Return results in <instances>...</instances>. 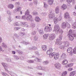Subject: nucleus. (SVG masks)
Listing matches in <instances>:
<instances>
[{
	"instance_id": "obj_1",
	"label": "nucleus",
	"mask_w": 76,
	"mask_h": 76,
	"mask_svg": "<svg viewBox=\"0 0 76 76\" xmlns=\"http://www.w3.org/2000/svg\"><path fill=\"white\" fill-rule=\"evenodd\" d=\"M54 30L55 31L56 34H59L61 35H62L63 32V31L62 30L60 29V27H59V25L58 24L55 25Z\"/></svg>"
},
{
	"instance_id": "obj_2",
	"label": "nucleus",
	"mask_w": 76,
	"mask_h": 76,
	"mask_svg": "<svg viewBox=\"0 0 76 76\" xmlns=\"http://www.w3.org/2000/svg\"><path fill=\"white\" fill-rule=\"evenodd\" d=\"M53 52V49L52 48H50L49 50L47 51V54L48 55H49V57L50 58H53V56L55 55V52Z\"/></svg>"
},
{
	"instance_id": "obj_3",
	"label": "nucleus",
	"mask_w": 76,
	"mask_h": 76,
	"mask_svg": "<svg viewBox=\"0 0 76 76\" xmlns=\"http://www.w3.org/2000/svg\"><path fill=\"white\" fill-rule=\"evenodd\" d=\"M63 43L64 46H61V49H62V50H64L65 47H69V46L70 45V43H69V42L67 41H65L63 42Z\"/></svg>"
},
{
	"instance_id": "obj_4",
	"label": "nucleus",
	"mask_w": 76,
	"mask_h": 76,
	"mask_svg": "<svg viewBox=\"0 0 76 76\" xmlns=\"http://www.w3.org/2000/svg\"><path fill=\"white\" fill-rule=\"evenodd\" d=\"M62 39V36H60L59 37V39H56V45H61L62 44V42H61V40Z\"/></svg>"
},
{
	"instance_id": "obj_5",
	"label": "nucleus",
	"mask_w": 76,
	"mask_h": 76,
	"mask_svg": "<svg viewBox=\"0 0 76 76\" xmlns=\"http://www.w3.org/2000/svg\"><path fill=\"white\" fill-rule=\"evenodd\" d=\"M54 17V13L52 12V9L50 10V14L49 15V19H53Z\"/></svg>"
},
{
	"instance_id": "obj_6",
	"label": "nucleus",
	"mask_w": 76,
	"mask_h": 76,
	"mask_svg": "<svg viewBox=\"0 0 76 76\" xmlns=\"http://www.w3.org/2000/svg\"><path fill=\"white\" fill-rule=\"evenodd\" d=\"M51 29H52V28L50 27L46 26L45 27L44 31L45 32H50V31H51Z\"/></svg>"
},
{
	"instance_id": "obj_7",
	"label": "nucleus",
	"mask_w": 76,
	"mask_h": 76,
	"mask_svg": "<svg viewBox=\"0 0 76 76\" xmlns=\"http://www.w3.org/2000/svg\"><path fill=\"white\" fill-rule=\"evenodd\" d=\"M64 18L66 19H70L71 18L69 17V14L68 12H66L64 14Z\"/></svg>"
},
{
	"instance_id": "obj_8",
	"label": "nucleus",
	"mask_w": 76,
	"mask_h": 76,
	"mask_svg": "<svg viewBox=\"0 0 76 76\" xmlns=\"http://www.w3.org/2000/svg\"><path fill=\"white\" fill-rule=\"evenodd\" d=\"M1 64L3 66V67L5 69V70L6 72H7L8 71L7 70V66H8V65H7V63H4L3 62L1 63Z\"/></svg>"
},
{
	"instance_id": "obj_9",
	"label": "nucleus",
	"mask_w": 76,
	"mask_h": 76,
	"mask_svg": "<svg viewBox=\"0 0 76 76\" xmlns=\"http://www.w3.org/2000/svg\"><path fill=\"white\" fill-rule=\"evenodd\" d=\"M55 38H56V34H53L50 36L49 39L50 40H53Z\"/></svg>"
},
{
	"instance_id": "obj_10",
	"label": "nucleus",
	"mask_w": 76,
	"mask_h": 76,
	"mask_svg": "<svg viewBox=\"0 0 76 76\" xmlns=\"http://www.w3.org/2000/svg\"><path fill=\"white\" fill-rule=\"evenodd\" d=\"M67 52L68 53H69V54H72V48H69L67 49Z\"/></svg>"
},
{
	"instance_id": "obj_11",
	"label": "nucleus",
	"mask_w": 76,
	"mask_h": 76,
	"mask_svg": "<svg viewBox=\"0 0 76 76\" xmlns=\"http://www.w3.org/2000/svg\"><path fill=\"white\" fill-rule=\"evenodd\" d=\"M61 8L62 10H66L67 8V5L65 4H63L61 6Z\"/></svg>"
},
{
	"instance_id": "obj_12",
	"label": "nucleus",
	"mask_w": 76,
	"mask_h": 76,
	"mask_svg": "<svg viewBox=\"0 0 76 76\" xmlns=\"http://www.w3.org/2000/svg\"><path fill=\"white\" fill-rule=\"evenodd\" d=\"M66 27V23L65 22H63L61 24V28L63 29H65Z\"/></svg>"
},
{
	"instance_id": "obj_13",
	"label": "nucleus",
	"mask_w": 76,
	"mask_h": 76,
	"mask_svg": "<svg viewBox=\"0 0 76 76\" xmlns=\"http://www.w3.org/2000/svg\"><path fill=\"white\" fill-rule=\"evenodd\" d=\"M54 58L55 59V60H57V59H58V57H59V53H57L56 54L54 55Z\"/></svg>"
},
{
	"instance_id": "obj_14",
	"label": "nucleus",
	"mask_w": 76,
	"mask_h": 76,
	"mask_svg": "<svg viewBox=\"0 0 76 76\" xmlns=\"http://www.w3.org/2000/svg\"><path fill=\"white\" fill-rule=\"evenodd\" d=\"M61 66H60V64L58 63L56 64H55V67H56V69H60Z\"/></svg>"
},
{
	"instance_id": "obj_15",
	"label": "nucleus",
	"mask_w": 76,
	"mask_h": 76,
	"mask_svg": "<svg viewBox=\"0 0 76 76\" xmlns=\"http://www.w3.org/2000/svg\"><path fill=\"white\" fill-rule=\"evenodd\" d=\"M73 32H72V30H70L68 32V35L69 37L72 36H73Z\"/></svg>"
},
{
	"instance_id": "obj_16",
	"label": "nucleus",
	"mask_w": 76,
	"mask_h": 76,
	"mask_svg": "<svg viewBox=\"0 0 76 76\" xmlns=\"http://www.w3.org/2000/svg\"><path fill=\"white\" fill-rule=\"evenodd\" d=\"M7 7L9 9H13V8L14 7V5L12 4H10L8 5Z\"/></svg>"
},
{
	"instance_id": "obj_17",
	"label": "nucleus",
	"mask_w": 76,
	"mask_h": 76,
	"mask_svg": "<svg viewBox=\"0 0 76 76\" xmlns=\"http://www.w3.org/2000/svg\"><path fill=\"white\" fill-rule=\"evenodd\" d=\"M76 73V71H72V72H71V73L70 74V76H74Z\"/></svg>"
},
{
	"instance_id": "obj_18",
	"label": "nucleus",
	"mask_w": 76,
	"mask_h": 76,
	"mask_svg": "<svg viewBox=\"0 0 76 76\" xmlns=\"http://www.w3.org/2000/svg\"><path fill=\"white\" fill-rule=\"evenodd\" d=\"M66 55L65 53H63L62 54L61 56V59H64V58H65L66 57Z\"/></svg>"
},
{
	"instance_id": "obj_19",
	"label": "nucleus",
	"mask_w": 76,
	"mask_h": 76,
	"mask_svg": "<svg viewBox=\"0 0 76 76\" xmlns=\"http://www.w3.org/2000/svg\"><path fill=\"white\" fill-rule=\"evenodd\" d=\"M59 10H60V9L59 8V7H56L55 9V12L57 14L58 13H59Z\"/></svg>"
},
{
	"instance_id": "obj_20",
	"label": "nucleus",
	"mask_w": 76,
	"mask_h": 76,
	"mask_svg": "<svg viewBox=\"0 0 76 76\" xmlns=\"http://www.w3.org/2000/svg\"><path fill=\"white\" fill-rule=\"evenodd\" d=\"M54 1L53 0H48V3L49 5H51L53 4Z\"/></svg>"
},
{
	"instance_id": "obj_21",
	"label": "nucleus",
	"mask_w": 76,
	"mask_h": 76,
	"mask_svg": "<svg viewBox=\"0 0 76 76\" xmlns=\"http://www.w3.org/2000/svg\"><path fill=\"white\" fill-rule=\"evenodd\" d=\"M27 19H32V15L29 14L27 16L26 18Z\"/></svg>"
},
{
	"instance_id": "obj_22",
	"label": "nucleus",
	"mask_w": 76,
	"mask_h": 76,
	"mask_svg": "<svg viewBox=\"0 0 76 76\" xmlns=\"http://www.w3.org/2000/svg\"><path fill=\"white\" fill-rule=\"evenodd\" d=\"M43 37V39H47V38L48 37V35L47 34H45L44 35Z\"/></svg>"
},
{
	"instance_id": "obj_23",
	"label": "nucleus",
	"mask_w": 76,
	"mask_h": 76,
	"mask_svg": "<svg viewBox=\"0 0 76 76\" xmlns=\"http://www.w3.org/2000/svg\"><path fill=\"white\" fill-rule=\"evenodd\" d=\"M67 63H68L66 59H64L62 62V63L63 65H65V64H66Z\"/></svg>"
},
{
	"instance_id": "obj_24",
	"label": "nucleus",
	"mask_w": 76,
	"mask_h": 76,
	"mask_svg": "<svg viewBox=\"0 0 76 76\" xmlns=\"http://www.w3.org/2000/svg\"><path fill=\"white\" fill-rule=\"evenodd\" d=\"M39 32L40 35H42L44 34V31H43V30H39Z\"/></svg>"
},
{
	"instance_id": "obj_25",
	"label": "nucleus",
	"mask_w": 76,
	"mask_h": 76,
	"mask_svg": "<svg viewBox=\"0 0 76 76\" xmlns=\"http://www.w3.org/2000/svg\"><path fill=\"white\" fill-rule=\"evenodd\" d=\"M21 9H22L21 7H18L15 9V10L16 12H19V10H21Z\"/></svg>"
},
{
	"instance_id": "obj_26",
	"label": "nucleus",
	"mask_w": 76,
	"mask_h": 76,
	"mask_svg": "<svg viewBox=\"0 0 76 76\" xmlns=\"http://www.w3.org/2000/svg\"><path fill=\"white\" fill-rule=\"evenodd\" d=\"M42 49L44 51H45L47 50V46L45 45H43L42 46Z\"/></svg>"
},
{
	"instance_id": "obj_27",
	"label": "nucleus",
	"mask_w": 76,
	"mask_h": 76,
	"mask_svg": "<svg viewBox=\"0 0 76 76\" xmlns=\"http://www.w3.org/2000/svg\"><path fill=\"white\" fill-rule=\"evenodd\" d=\"M67 75V71L64 72L62 74L61 76H66Z\"/></svg>"
},
{
	"instance_id": "obj_28",
	"label": "nucleus",
	"mask_w": 76,
	"mask_h": 76,
	"mask_svg": "<svg viewBox=\"0 0 76 76\" xmlns=\"http://www.w3.org/2000/svg\"><path fill=\"white\" fill-rule=\"evenodd\" d=\"M69 39L71 41H72L73 40V39H74V38L73 37V36H69Z\"/></svg>"
},
{
	"instance_id": "obj_29",
	"label": "nucleus",
	"mask_w": 76,
	"mask_h": 76,
	"mask_svg": "<svg viewBox=\"0 0 76 76\" xmlns=\"http://www.w3.org/2000/svg\"><path fill=\"white\" fill-rule=\"evenodd\" d=\"M43 63L44 64H45V65H47V64H48L49 63V62L48 61H44Z\"/></svg>"
},
{
	"instance_id": "obj_30",
	"label": "nucleus",
	"mask_w": 76,
	"mask_h": 76,
	"mask_svg": "<svg viewBox=\"0 0 76 76\" xmlns=\"http://www.w3.org/2000/svg\"><path fill=\"white\" fill-rule=\"evenodd\" d=\"M31 28H34L35 26V24L33 23H31Z\"/></svg>"
},
{
	"instance_id": "obj_31",
	"label": "nucleus",
	"mask_w": 76,
	"mask_h": 76,
	"mask_svg": "<svg viewBox=\"0 0 76 76\" xmlns=\"http://www.w3.org/2000/svg\"><path fill=\"white\" fill-rule=\"evenodd\" d=\"M73 1V0H66V2L68 4H70Z\"/></svg>"
},
{
	"instance_id": "obj_32",
	"label": "nucleus",
	"mask_w": 76,
	"mask_h": 76,
	"mask_svg": "<svg viewBox=\"0 0 76 76\" xmlns=\"http://www.w3.org/2000/svg\"><path fill=\"white\" fill-rule=\"evenodd\" d=\"M73 36H74V37L76 38V31L74 30L73 31Z\"/></svg>"
},
{
	"instance_id": "obj_33",
	"label": "nucleus",
	"mask_w": 76,
	"mask_h": 76,
	"mask_svg": "<svg viewBox=\"0 0 76 76\" xmlns=\"http://www.w3.org/2000/svg\"><path fill=\"white\" fill-rule=\"evenodd\" d=\"M14 26H19V22H15L14 23Z\"/></svg>"
},
{
	"instance_id": "obj_34",
	"label": "nucleus",
	"mask_w": 76,
	"mask_h": 76,
	"mask_svg": "<svg viewBox=\"0 0 76 76\" xmlns=\"http://www.w3.org/2000/svg\"><path fill=\"white\" fill-rule=\"evenodd\" d=\"M73 66V63H70L68 65V66L69 67H72Z\"/></svg>"
},
{
	"instance_id": "obj_35",
	"label": "nucleus",
	"mask_w": 76,
	"mask_h": 76,
	"mask_svg": "<svg viewBox=\"0 0 76 76\" xmlns=\"http://www.w3.org/2000/svg\"><path fill=\"white\" fill-rule=\"evenodd\" d=\"M18 23L19 25H23L25 24V23L22 22H18Z\"/></svg>"
},
{
	"instance_id": "obj_36",
	"label": "nucleus",
	"mask_w": 76,
	"mask_h": 76,
	"mask_svg": "<svg viewBox=\"0 0 76 76\" xmlns=\"http://www.w3.org/2000/svg\"><path fill=\"white\" fill-rule=\"evenodd\" d=\"M2 44V46L3 47H4V48H6L7 47V45L4 43H3Z\"/></svg>"
},
{
	"instance_id": "obj_37",
	"label": "nucleus",
	"mask_w": 76,
	"mask_h": 76,
	"mask_svg": "<svg viewBox=\"0 0 76 76\" xmlns=\"http://www.w3.org/2000/svg\"><path fill=\"white\" fill-rule=\"evenodd\" d=\"M72 26L74 27L75 28H76V22H75L74 23H72Z\"/></svg>"
},
{
	"instance_id": "obj_38",
	"label": "nucleus",
	"mask_w": 76,
	"mask_h": 76,
	"mask_svg": "<svg viewBox=\"0 0 76 76\" xmlns=\"http://www.w3.org/2000/svg\"><path fill=\"white\" fill-rule=\"evenodd\" d=\"M73 53L74 54L76 53V47L73 50Z\"/></svg>"
},
{
	"instance_id": "obj_39",
	"label": "nucleus",
	"mask_w": 76,
	"mask_h": 76,
	"mask_svg": "<svg viewBox=\"0 0 76 76\" xmlns=\"http://www.w3.org/2000/svg\"><path fill=\"white\" fill-rule=\"evenodd\" d=\"M23 43L25 44V45H27V44H29L30 43L29 42H26L25 41H23Z\"/></svg>"
},
{
	"instance_id": "obj_40",
	"label": "nucleus",
	"mask_w": 76,
	"mask_h": 76,
	"mask_svg": "<svg viewBox=\"0 0 76 76\" xmlns=\"http://www.w3.org/2000/svg\"><path fill=\"white\" fill-rule=\"evenodd\" d=\"M57 22H58V20L57 19H54V23L56 24L57 23Z\"/></svg>"
},
{
	"instance_id": "obj_41",
	"label": "nucleus",
	"mask_w": 76,
	"mask_h": 76,
	"mask_svg": "<svg viewBox=\"0 0 76 76\" xmlns=\"http://www.w3.org/2000/svg\"><path fill=\"white\" fill-rule=\"evenodd\" d=\"M19 34L20 35L21 37L23 36L24 35H25V33H24L21 32L19 33Z\"/></svg>"
},
{
	"instance_id": "obj_42",
	"label": "nucleus",
	"mask_w": 76,
	"mask_h": 76,
	"mask_svg": "<svg viewBox=\"0 0 76 76\" xmlns=\"http://www.w3.org/2000/svg\"><path fill=\"white\" fill-rule=\"evenodd\" d=\"M25 15H26L27 16L28 15H29V11H28V10H27L25 13Z\"/></svg>"
},
{
	"instance_id": "obj_43",
	"label": "nucleus",
	"mask_w": 76,
	"mask_h": 76,
	"mask_svg": "<svg viewBox=\"0 0 76 76\" xmlns=\"http://www.w3.org/2000/svg\"><path fill=\"white\" fill-rule=\"evenodd\" d=\"M18 29H19V27H15L14 28V31H17V30H18Z\"/></svg>"
},
{
	"instance_id": "obj_44",
	"label": "nucleus",
	"mask_w": 76,
	"mask_h": 76,
	"mask_svg": "<svg viewBox=\"0 0 76 76\" xmlns=\"http://www.w3.org/2000/svg\"><path fill=\"white\" fill-rule=\"evenodd\" d=\"M14 57L15 58V60H18L19 59V58L18 57V56H14Z\"/></svg>"
},
{
	"instance_id": "obj_45",
	"label": "nucleus",
	"mask_w": 76,
	"mask_h": 76,
	"mask_svg": "<svg viewBox=\"0 0 76 76\" xmlns=\"http://www.w3.org/2000/svg\"><path fill=\"white\" fill-rule=\"evenodd\" d=\"M7 13L8 14V15H11V12L9 10H7Z\"/></svg>"
},
{
	"instance_id": "obj_46",
	"label": "nucleus",
	"mask_w": 76,
	"mask_h": 76,
	"mask_svg": "<svg viewBox=\"0 0 76 76\" xmlns=\"http://www.w3.org/2000/svg\"><path fill=\"white\" fill-rule=\"evenodd\" d=\"M44 7L45 8H47V5L45 2H44Z\"/></svg>"
},
{
	"instance_id": "obj_47",
	"label": "nucleus",
	"mask_w": 76,
	"mask_h": 76,
	"mask_svg": "<svg viewBox=\"0 0 76 76\" xmlns=\"http://www.w3.org/2000/svg\"><path fill=\"white\" fill-rule=\"evenodd\" d=\"M28 63H34V62L32 60H29L28 61Z\"/></svg>"
},
{
	"instance_id": "obj_48",
	"label": "nucleus",
	"mask_w": 76,
	"mask_h": 76,
	"mask_svg": "<svg viewBox=\"0 0 76 76\" xmlns=\"http://www.w3.org/2000/svg\"><path fill=\"white\" fill-rule=\"evenodd\" d=\"M32 50H36L37 48L35 46H32Z\"/></svg>"
},
{
	"instance_id": "obj_49",
	"label": "nucleus",
	"mask_w": 76,
	"mask_h": 76,
	"mask_svg": "<svg viewBox=\"0 0 76 76\" xmlns=\"http://www.w3.org/2000/svg\"><path fill=\"white\" fill-rule=\"evenodd\" d=\"M37 69H40V70H42V67H41L40 66H38V67H37Z\"/></svg>"
},
{
	"instance_id": "obj_50",
	"label": "nucleus",
	"mask_w": 76,
	"mask_h": 76,
	"mask_svg": "<svg viewBox=\"0 0 76 76\" xmlns=\"http://www.w3.org/2000/svg\"><path fill=\"white\" fill-rule=\"evenodd\" d=\"M35 20L37 22H39L41 21V20L40 19H35Z\"/></svg>"
},
{
	"instance_id": "obj_51",
	"label": "nucleus",
	"mask_w": 76,
	"mask_h": 76,
	"mask_svg": "<svg viewBox=\"0 0 76 76\" xmlns=\"http://www.w3.org/2000/svg\"><path fill=\"white\" fill-rule=\"evenodd\" d=\"M7 61L8 62H11V59L10 58H7Z\"/></svg>"
},
{
	"instance_id": "obj_52",
	"label": "nucleus",
	"mask_w": 76,
	"mask_h": 76,
	"mask_svg": "<svg viewBox=\"0 0 76 76\" xmlns=\"http://www.w3.org/2000/svg\"><path fill=\"white\" fill-rule=\"evenodd\" d=\"M34 4H37V0H34Z\"/></svg>"
},
{
	"instance_id": "obj_53",
	"label": "nucleus",
	"mask_w": 76,
	"mask_h": 76,
	"mask_svg": "<svg viewBox=\"0 0 76 76\" xmlns=\"http://www.w3.org/2000/svg\"><path fill=\"white\" fill-rule=\"evenodd\" d=\"M15 5L16 6H19V5H20V3L19 2H16L15 3Z\"/></svg>"
},
{
	"instance_id": "obj_54",
	"label": "nucleus",
	"mask_w": 76,
	"mask_h": 76,
	"mask_svg": "<svg viewBox=\"0 0 76 76\" xmlns=\"http://www.w3.org/2000/svg\"><path fill=\"white\" fill-rule=\"evenodd\" d=\"M31 34L33 35H35V34H36V31H33L32 33H31Z\"/></svg>"
},
{
	"instance_id": "obj_55",
	"label": "nucleus",
	"mask_w": 76,
	"mask_h": 76,
	"mask_svg": "<svg viewBox=\"0 0 76 76\" xmlns=\"http://www.w3.org/2000/svg\"><path fill=\"white\" fill-rule=\"evenodd\" d=\"M34 39L35 40V41H37L38 39V37L37 36H35L34 37Z\"/></svg>"
},
{
	"instance_id": "obj_56",
	"label": "nucleus",
	"mask_w": 76,
	"mask_h": 76,
	"mask_svg": "<svg viewBox=\"0 0 76 76\" xmlns=\"http://www.w3.org/2000/svg\"><path fill=\"white\" fill-rule=\"evenodd\" d=\"M73 70V68H69L68 69V71H72Z\"/></svg>"
},
{
	"instance_id": "obj_57",
	"label": "nucleus",
	"mask_w": 76,
	"mask_h": 76,
	"mask_svg": "<svg viewBox=\"0 0 76 76\" xmlns=\"http://www.w3.org/2000/svg\"><path fill=\"white\" fill-rule=\"evenodd\" d=\"M42 70H45V67L44 66L42 67Z\"/></svg>"
},
{
	"instance_id": "obj_58",
	"label": "nucleus",
	"mask_w": 76,
	"mask_h": 76,
	"mask_svg": "<svg viewBox=\"0 0 76 76\" xmlns=\"http://www.w3.org/2000/svg\"><path fill=\"white\" fill-rule=\"evenodd\" d=\"M21 19H26V16H25V15H24L23 16Z\"/></svg>"
},
{
	"instance_id": "obj_59",
	"label": "nucleus",
	"mask_w": 76,
	"mask_h": 76,
	"mask_svg": "<svg viewBox=\"0 0 76 76\" xmlns=\"http://www.w3.org/2000/svg\"><path fill=\"white\" fill-rule=\"evenodd\" d=\"M15 18L18 19H20V17L19 16H16L15 17Z\"/></svg>"
},
{
	"instance_id": "obj_60",
	"label": "nucleus",
	"mask_w": 76,
	"mask_h": 76,
	"mask_svg": "<svg viewBox=\"0 0 76 76\" xmlns=\"http://www.w3.org/2000/svg\"><path fill=\"white\" fill-rule=\"evenodd\" d=\"M67 27L68 28H69L70 27V24H68L67 25Z\"/></svg>"
},
{
	"instance_id": "obj_61",
	"label": "nucleus",
	"mask_w": 76,
	"mask_h": 76,
	"mask_svg": "<svg viewBox=\"0 0 76 76\" xmlns=\"http://www.w3.org/2000/svg\"><path fill=\"white\" fill-rule=\"evenodd\" d=\"M0 51H1V52H4V50H3L1 48V47H0Z\"/></svg>"
},
{
	"instance_id": "obj_62",
	"label": "nucleus",
	"mask_w": 76,
	"mask_h": 76,
	"mask_svg": "<svg viewBox=\"0 0 76 76\" xmlns=\"http://www.w3.org/2000/svg\"><path fill=\"white\" fill-rule=\"evenodd\" d=\"M35 54H37L38 56H39V53L38 52V51H36L35 52Z\"/></svg>"
},
{
	"instance_id": "obj_63",
	"label": "nucleus",
	"mask_w": 76,
	"mask_h": 76,
	"mask_svg": "<svg viewBox=\"0 0 76 76\" xmlns=\"http://www.w3.org/2000/svg\"><path fill=\"white\" fill-rule=\"evenodd\" d=\"M33 15H36L37 14V12H33Z\"/></svg>"
},
{
	"instance_id": "obj_64",
	"label": "nucleus",
	"mask_w": 76,
	"mask_h": 76,
	"mask_svg": "<svg viewBox=\"0 0 76 76\" xmlns=\"http://www.w3.org/2000/svg\"><path fill=\"white\" fill-rule=\"evenodd\" d=\"M38 58H36L35 59H34V60L35 61H38Z\"/></svg>"
}]
</instances>
